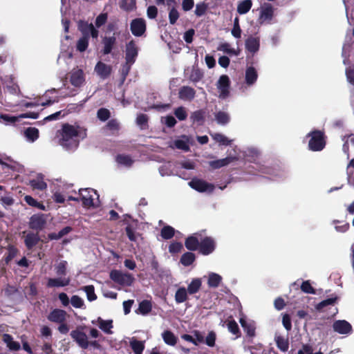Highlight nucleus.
I'll list each match as a JSON object with an SVG mask.
<instances>
[{
  "label": "nucleus",
  "mask_w": 354,
  "mask_h": 354,
  "mask_svg": "<svg viewBox=\"0 0 354 354\" xmlns=\"http://www.w3.org/2000/svg\"><path fill=\"white\" fill-rule=\"evenodd\" d=\"M78 128V127H75L68 123L64 124L62 129L57 132L59 144L68 149L77 147L79 145L78 137L80 136Z\"/></svg>",
  "instance_id": "nucleus-1"
},
{
  "label": "nucleus",
  "mask_w": 354,
  "mask_h": 354,
  "mask_svg": "<svg viewBox=\"0 0 354 354\" xmlns=\"http://www.w3.org/2000/svg\"><path fill=\"white\" fill-rule=\"evenodd\" d=\"M307 137L310 138L308 148L313 151H320L326 146V137L324 132L320 130H313L308 133Z\"/></svg>",
  "instance_id": "nucleus-2"
},
{
  "label": "nucleus",
  "mask_w": 354,
  "mask_h": 354,
  "mask_svg": "<svg viewBox=\"0 0 354 354\" xmlns=\"http://www.w3.org/2000/svg\"><path fill=\"white\" fill-rule=\"evenodd\" d=\"M110 279L115 283L121 286H130L134 281V277L131 274L122 273L120 270H113L110 272Z\"/></svg>",
  "instance_id": "nucleus-3"
},
{
  "label": "nucleus",
  "mask_w": 354,
  "mask_h": 354,
  "mask_svg": "<svg viewBox=\"0 0 354 354\" xmlns=\"http://www.w3.org/2000/svg\"><path fill=\"white\" fill-rule=\"evenodd\" d=\"M82 327H77L71 332L70 335L80 348L87 349L89 346V342L86 334L82 331Z\"/></svg>",
  "instance_id": "nucleus-4"
},
{
  "label": "nucleus",
  "mask_w": 354,
  "mask_h": 354,
  "mask_svg": "<svg viewBox=\"0 0 354 354\" xmlns=\"http://www.w3.org/2000/svg\"><path fill=\"white\" fill-rule=\"evenodd\" d=\"M139 48L136 41L131 39L125 46V60L128 64H134L138 55Z\"/></svg>",
  "instance_id": "nucleus-5"
},
{
  "label": "nucleus",
  "mask_w": 354,
  "mask_h": 354,
  "mask_svg": "<svg viewBox=\"0 0 354 354\" xmlns=\"http://www.w3.org/2000/svg\"><path fill=\"white\" fill-rule=\"evenodd\" d=\"M78 30L82 32V36L92 37L94 39L98 37L99 31L94 27L93 24L88 21L80 20L77 24Z\"/></svg>",
  "instance_id": "nucleus-6"
},
{
  "label": "nucleus",
  "mask_w": 354,
  "mask_h": 354,
  "mask_svg": "<svg viewBox=\"0 0 354 354\" xmlns=\"http://www.w3.org/2000/svg\"><path fill=\"white\" fill-rule=\"evenodd\" d=\"M189 185L194 189L199 192H212L214 186L203 180L198 178H194L189 183Z\"/></svg>",
  "instance_id": "nucleus-7"
},
{
  "label": "nucleus",
  "mask_w": 354,
  "mask_h": 354,
  "mask_svg": "<svg viewBox=\"0 0 354 354\" xmlns=\"http://www.w3.org/2000/svg\"><path fill=\"white\" fill-rule=\"evenodd\" d=\"M46 224V217L44 214H33L29 221V227L32 230L41 231Z\"/></svg>",
  "instance_id": "nucleus-8"
},
{
  "label": "nucleus",
  "mask_w": 354,
  "mask_h": 354,
  "mask_svg": "<svg viewBox=\"0 0 354 354\" xmlns=\"http://www.w3.org/2000/svg\"><path fill=\"white\" fill-rule=\"evenodd\" d=\"M131 33L136 37H141L146 31V23L142 18L133 19L130 24Z\"/></svg>",
  "instance_id": "nucleus-9"
},
{
  "label": "nucleus",
  "mask_w": 354,
  "mask_h": 354,
  "mask_svg": "<svg viewBox=\"0 0 354 354\" xmlns=\"http://www.w3.org/2000/svg\"><path fill=\"white\" fill-rule=\"evenodd\" d=\"M214 240L210 236H206L201 240L199 245V252L203 255H209L215 250Z\"/></svg>",
  "instance_id": "nucleus-10"
},
{
  "label": "nucleus",
  "mask_w": 354,
  "mask_h": 354,
  "mask_svg": "<svg viewBox=\"0 0 354 354\" xmlns=\"http://www.w3.org/2000/svg\"><path fill=\"white\" fill-rule=\"evenodd\" d=\"M91 192L97 194V192L95 189L91 188L80 189L79 190L82 205L84 207L89 208L94 206L93 198Z\"/></svg>",
  "instance_id": "nucleus-11"
},
{
  "label": "nucleus",
  "mask_w": 354,
  "mask_h": 354,
  "mask_svg": "<svg viewBox=\"0 0 354 354\" xmlns=\"http://www.w3.org/2000/svg\"><path fill=\"white\" fill-rule=\"evenodd\" d=\"M217 87L220 91V96L225 98L230 93V80L227 75H222L218 81Z\"/></svg>",
  "instance_id": "nucleus-12"
},
{
  "label": "nucleus",
  "mask_w": 354,
  "mask_h": 354,
  "mask_svg": "<svg viewBox=\"0 0 354 354\" xmlns=\"http://www.w3.org/2000/svg\"><path fill=\"white\" fill-rule=\"evenodd\" d=\"M196 97V91L189 86H183L178 90V97L183 101L192 102Z\"/></svg>",
  "instance_id": "nucleus-13"
},
{
  "label": "nucleus",
  "mask_w": 354,
  "mask_h": 354,
  "mask_svg": "<svg viewBox=\"0 0 354 354\" xmlns=\"http://www.w3.org/2000/svg\"><path fill=\"white\" fill-rule=\"evenodd\" d=\"M333 330L339 334H348L352 331V326L346 320H337L333 324Z\"/></svg>",
  "instance_id": "nucleus-14"
},
{
  "label": "nucleus",
  "mask_w": 354,
  "mask_h": 354,
  "mask_svg": "<svg viewBox=\"0 0 354 354\" xmlns=\"http://www.w3.org/2000/svg\"><path fill=\"white\" fill-rule=\"evenodd\" d=\"M66 312L64 310L55 308L47 316V319L52 322L62 323L66 321Z\"/></svg>",
  "instance_id": "nucleus-15"
},
{
  "label": "nucleus",
  "mask_w": 354,
  "mask_h": 354,
  "mask_svg": "<svg viewBox=\"0 0 354 354\" xmlns=\"http://www.w3.org/2000/svg\"><path fill=\"white\" fill-rule=\"evenodd\" d=\"M95 71L102 79L104 80L111 75L112 67L100 61L95 66Z\"/></svg>",
  "instance_id": "nucleus-16"
},
{
  "label": "nucleus",
  "mask_w": 354,
  "mask_h": 354,
  "mask_svg": "<svg viewBox=\"0 0 354 354\" xmlns=\"http://www.w3.org/2000/svg\"><path fill=\"white\" fill-rule=\"evenodd\" d=\"M70 277L49 278L47 281L48 288L64 287L70 284Z\"/></svg>",
  "instance_id": "nucleus-17"
},
{
  "label": "nucleus",
  "mask_w": 354,
  "mask_h": 354,
  "mask_svg": "<svg viewBox=\"0 0 354 354\" xmlns=\"http://www.w3.org/2000/svg\"><path fill=\"white\" fill-rule=\"evenodd\" d=\"M102 42L103 44L102 53L103 55H109L111 53L116 44V38L114 36H105L103 37Z\"/></svg>",
  "instance_id": "nucleus-18"
},
{
  "label": "nucleus",
  "mask_w": 354,
  "mask_h": 354,
  "mask_svg": "<svg viewBox=\"0 0 354 354\" xmlns=\"http://www.w3.org/2000/svg\"><path fill=\"white\" fill-rule=\"evenodd\" d=\"M245 48L252 54H254L259 50L260 41L259 38L250 36L245 40Z\"/></svg>",
  "instance_id": "nucleus-19"
},
{
  "label": "nucleus",
  "mask_w": 354,
  "mask_h": 354,
  "mask_svg": "<svg viewBox=\"0 0 354 354\" xmlns=\"http://www.w3.org/2000/svg\"><path fill=\"white\" fill-rule=\"evenodd\" d=\"M258 73L253 66H248L245 70V82L248 86L253 85L257 80Z\"/></svg>",
  "instance_id": "nucleus-20"
},
{
  "label": "nucleus",
  "mask_w": 354,
  "mask_h": 354,
  "mask_svg": "<svg viewBox=\"0 0 354 354\" xmlns=\"http://www.w3.org/2000/svg\"><path fill=\"white\" fill-rule=\"evenodd\" d=\"M84 82V72L82 69H78L73 72L71 75L70 82L75 87H80Z\"/></svg>",
  "instance_id": "nucleus-21"
},
{
  "label": "nucleus",
  "mask_w": 354,
  "mask_h": 354,
  "mask_svg": "<svg viewBox=\"0 0 354 354\" xmlns=\"http://www.w3.org/2000/svg\"><path fill=\"white\" fill-rule=\"evenodd\" d=\"M235 157L227 156L223 159H218L209 162V165L213 169H220L223 167L228 165L230 163L235 160Z\"/></svg>",
  "instance_id": "nucleus-22"
},
{
  "label": "nucleus",
  "mask_w": 354,
  "mask_h": 354,
  "mask_svg": "<svg viewBox=\"0 0 354 354\" xmlns=\"http://www.w3.org/2000/svg\"><path fill=\"white\" fill-rule=\"evenodd\" d=\"M3 341L6 344L10 351H18L21 348L19 342L14 341L11 335L5 333L3 335Z\"/></svg>",
  "instance_id": "nucleus-23"
},
{
  "label": "nucleus",
  "mask_w": 354,
  "mask_h": 354,
  "mask_svg": "<svg viewBox=\"0 0 354 354\" xmlns=\"http://www.w3.org/2000/svg\"><path fill=\"white\" fill-rule=\"evenodd\" d=\"M239 322L246 333L247 336L254 337L255 336V326L253 323L248 322L245 318H240Z\"/></svg>",
  "instance_id": "nucleus-24"
},
{
  "label": "nucleus",
  "mask_w": 354,
  "mask_h": 354,
  "mask_svg": "<svg viewBox=\"0 0 354 354\" xmlns=\"http://www.w3.org/2000/svg\"><path fill=\"white\" fill-rule=\"evenodd\" d=\"M40 241V238L38 234H34L32 232L28 233L24 239V243L26 247L28 250H31L33 247L38 244Z\"/></svg>",
  "instance_id": "nucleus-25"
},
{
  "label": "nucleus",
  "mask_w": 354,
  "mask_h": 354,
  "mask_svg": "<svg viewBox=\"0 0 354 354\" xmlns=\"http://www.w3.org/2000/svg\"><path fill=\"white\" fill-rule=\"evenodd\" d=\"M200 242L195 236H189L185 241V246L189 251H196L199 248Z\"/></svg>",
  "instance_id": "nucleus-26"
},
{
  "label": "nucleus",
  "mask_w": 354,
  "mask_h": 354,
  "mask_svg": "<svg viewBox=\"0 0 354 354\" xmlns=\"http://www.w3.org/2000/svg\"><path fill=\"white\" fill-rule=\"evenodd\" d=\"M205 111L200 109L192 113L190 120L193 123H197L198 125H203L205 122Z\"/></svg>",
  "instance_id": "nucleus-27"
},
{
  "label": "nucleus",
  "mask_w": 354,
  "mask_h": 354,
  "mask_svg": "<svg viewBox=\"0 0 354 354\" xmlns=\"http://www.w3.org/2000/svg\"><path fill=\"white\" fill-rule=\"evenodd\" d=\"M162 337L165 343L167 345L175 346L177 343L178 338L171 330H165L162 333Z\"/></svg>",
  "instance_id": "nucleus-28"
},
{
  "label": "nucleus",
  "mask_w": 354,
  "mask_h": 354,
  "mask_svg": "<svg viewBox=\"0 0 354 354\" xmlns=\"http://www.w3.org/2000/svg\"><path fill=\"white\" fill-rule=\"evenodd\" d=\"M252 6V0H243L239 3L237 6V12L240 15L248 13Z\"/></svg>",
  "instance_id": "nucleus-29"
},
{
  "label": "nucleus",
  "mask_w": 354,
  "mask_h": 354,
  "mask_svg": "<svg viewBox=\"0 0 354 354\" xmlns=\"http://www.w3.org/2000/svg\"><path fill=\"white\" fill-rule=\"evenodd\" d=\"M222 281V277L218 274L211 272L208 277L207 284L210 288H217Z\"/></svg>",
  "instance_id": "nucleus-30"
},
{
  "label": "nucleus",
  "mask_w": 354,
  "mask_h": 354,
  "mask_svg": "<svg viewBox=\"0 0 354 354\" xmlns=\"http://www.w3.org/2000/svg\"><path fill=\"white\" fill-rule=\"evenodd\" d=\"M130 346L134 354H142L145 349V344L143 342L133 338L130 342Z\"/></svg>",
  "instance_id": "nucleus-31"
},
{
  "label": "nucleus",
  "mask_w": 354,
  "mask_h": 354,
  "mask_svg": "<svg viewBox=\"0 0 354 354\" xmlns=\"http://www.w3.org/2000/svg\"><path fill=\"white\" fill-rule=\"evenodd\" d=\"M202 281L201 279H194L187 286V292L190 295L198 292L201 287Z\"/></svg>",
  "instance_id": "nucleus-32"
},
{
  "label": "nucleus",
  "mask_w": 354,
  "mask_h": 354,
  "mask_svg": "<svg viewBox=\"0 0 354 354\" xmlns=\"http://www.w3.org/2000/svg\"><path fill=\"white\" fill-rule=\"evenodd\" d=\"M273 13L274 9L272 6L269 3L266 4L261 10L260 18L270 20L273 17Z\"/></svg>",
  "instance_id": "nucleus-33"
},
{
  "label": "nucleus",
  "mask_w": 354,
  "mask_h": 354,
  "mask_svg": "<svg viewBox=\"0 0 354 354\" xmlns=\"http://www.w3.org/2000/svg\"><path fill=\"white\" fill-rule=\"evenodd\" d=\"M275 342L277 348L282 352H286L289 348V342L283 336H277L275 337Z\"/></svg>",
  "instance_id": "nucleus-34"
},
{
  "label": "nucleus",
  "mask_w": 354,
  "mask_h": 354,
  "mask_svg": "<svg viewBox=\"0 0 354 354\" xmlns=\"http://www.w3.org/2000/svg\"><path fill=\"white\" fill-rule=\"evenodd\" d=\"M196 259V256L191 252L184 253L180 257V263L184 266H189L192 265Z\"/></svg>",
  "instance_id": "nucleus-35"
},
{
  "label": "nucleus",
  "mask_w": 354,
  "mask_h": 354,
  "mask_svg": "<svg viewBox=\"0 0 354 354\" xmlns=\"http://www.w3.org/2000/svg\"><path fill=\"white\" fill-rule=\"evenodd\" d=\"M39 130L35 127H28L24 131L26 138L31 142L35 141L39 138Z\"/></svg>",
  "instance_id": "nucleus-36"
},
{
  "label": "nucleus",
  "mask_w": 354,
  "mask_h": 354,
  "mask_svg": "<svg viewBox=\"0 0 354 354\" xmlns=\"http://www.w3.org/2000/svg\"><path fill=\"white\" fill-rule=\"evenodd\" d=\"M187 290L184 287L179 288L175 293V301L177 304L185 302L187 299Z\"/></svg>",
  "instance_id": "nucleus-37"
},
{
  "label": "nucleus",
  "mask_w": 354,
  "mask_h": 354,
  "mask_svg": "<svg viewBox=\"0 0 354 354\" xmlns=\"http://www.w3.org/2000/svg\"><path fill=\"white\" fill-rule=\"evenodd\" d=\"M98 323L100 328L107 334H111V329L113 328L112 320H104L102 318H98Z\"/></svg>",
  "instance_id": "nucleus-38"
},
{
  "label": "nucleus",
  "mask_w": 354,
  "mask_h": 354,
  "mask_svg": "<svg viewBox=\"0 0 354 354\" xmlns=\"http://www.w3.org/2000/svg\"><path fill=\"white\" fill-rule=\"evenodd\" d=\"M215 120L218 124L225 125L230 122V117L227 113L220 111L215 113Z\"/></svg>",
  "instance_id": "nucleus-39"
},
{
  "label": "nucleus",
  "mask_w": 354,
  "mask_h": 354,
  "mask_svg": "<svg viewBox=\"0 0 354 354\" xmlns=\"http://www.w3.org/2000/svg\"><path fill=\"white\" fill-rule=\"evenodd\" d=\"M152 304L151 301L145 299L139 304L138 310L140 313L143 315H147L151 311Z\"/></svg>",
  "instance_id": "nucleus-40"
},
{
  "label": "nucleus",
  "mask_w": 354,
  "mask_h": 354,
  "mask_svg": "<svg viewBox=\"0 0 354 354\" xmlns=\"http://www.w3.org/2000/svg\"><path fill=\"white\" fill-rule=\"evenodd\" d=\"M89 38L90 37H88L87 36H82L80 37L76 44L77 50L81 53L84 52L88 46Z\"/></svg>",
  "instance_id": "nucleus-41"
},
{
  "label": "nucleus",
  "mask_w": 354,
  "mask_h": 354,
  "mask_svg": "<svg viewBox=\"0 0 354 354\" xmlns=\"http://www.w3.org/2000/svg\"><path fill=\"white\" fill-rule=\"evenodd\" d=\"M217 49L218 50L223 51L230 55L237 56L239 54V50H236L234 48H231L230 44L228 43H223L220 44Z\"/></svg>",
  "instance_id": "nucleus-42"
},
{
  "label": "nucleus",
  "mask_w": 354,
  "mask_h": 354,
  "mask_svg": "<svg viewBox=\"0 0 354 354\" xmlns=\"http://www.w3.org/2000/svg\"><path fill=\"white\" fill-rule=\"evenodd\" d=\"M136 0H122L120 3V7L122 10L129 12L136 8Z\"/></svg>",
  "instance_id": "nucleus-43"
},
{
  "label": "nucleus",
  "mask_w": 354,
  "mask_h": 354,
  "mask_svg": "<svg viewBox=\"0 0 354 354\" xmlns=\"http://www.w3.org/2000/svg\"><path fill=\"white\" fill-rule=\"evenodd\" d=\"M30 185L33 189L43 191L47 188V184L42 179H33L30 181Z\"/></svg>",
  "instance_id": "nucleus-44"
},
{
  "label": "nucleus",
  "mask_w": 354,
  "mask_h": 354,
  "mask_svg": "<svg viewBox=\"0 0 354 354\" xmlns=\"http://www.w3.org/2000/svg\"><path fill=\"white\" fill-rule=\"evenodd\" d=\"M24 201L26 203L32 207H37L39 209L44 210L45 206L42 203L38 202L37 200H35L34 198H32L31 196H26L24 197Z\"/></svg>",
  "instance_id": "nucleus-45"
},
{
  "label": "nucleus",
  "mask_w": 354,
  "mask_h": 354,
  "mask_svg": "<svg viewBox=\"0 0 354 354\" xmlns=\"http://www.w3.org/2000/svg\"><path fill=\"white\" fill-rule=\"evenodd\" d=\"M174 229L169 225L163 227L160 231L162 238L166 240L171 239L174 236Z\"/></svg>",
  "instance_id": "nucleus-46"
},
{
  "label": "nucleus",
  "mask_w": 354,
  "mask_h": 354,
  "mask_svg": "<svg viewBox=\"0 0 354 354\" xmlns=\"http://www.w3.org/2000/svg\"><path fill=\"white\" fill-rule=\"evenodd\" d=\"M227 328L230 333L235 335L236 337H239L241 335L239 327L235 320L229 321L227 324Z\"/></svg>",
  "instance_id": "nucleus-47"
},
{
  "label": "nucleus",
  "mask_w": 354,
  "mask_h": 354,
  "mask_svg": "<svg viewBox=\"0 0 354 354\" xmlns=\"http://www.w3.org/2000/svg\"><path fill=\"white\" fill-rule=\"evenodd\" d=\"M337 299V298L336 297H333V298H328V299H324V300L322 301L321 302H319V304H317L315 306V308L317 310L321 311L324 309V308H325L328 306L334 305L335 304Z\"/></svg>",
  "instance_id": "nucleus-48"
},
{
  "label": "nucleus",
  "mask_w": 354,
  "mask_h": 354,
  "mask_svg": "<svg viewBox=\"0 0 354 354\" xmlns=\"http://www.w3.org/2000/svg\"><path fill=\"white\" fill-rule=\"evenodd\" d=\"M67 261H62L55 266V272L58 276H65L67 273Z\"/></svg>",
  "instance_id": "nucleus-49"
},
{
  "label": "nucleus",
  "mask_w": 354,
  "mask_h": 354,
  "mask_svg": "<svg viewBox=\"0 0 354 354\" xmlns=\"http://www.w3.org/2000/svg\"><path fill=\"white\" fill-rule=\"evenodd\" d=\"M83 290L86 293L88 301H93L97 299V295L95 293V288L93 285L84 286Z\"/></svg>",
  "instance_id": "nucleus-50"
},
{
  "label": "nucleus",
  "mask_w": 354,
  "mask_h": 354,
  "mask_svg": "<svg viewBox=\"0 0 354 354\" xmlns=\"http://www.w3.org/2000/svg\"><path fill=\"white\" fill-rule=\"evenodd\" d=\"M97 118L102 122H105L111 117V112L108 109L100 108L97 111Z\"/></svg>",
  "instance_id": "nucleus-51"
},
{
  "label": "nucleus",
  "mask_w": 354,
  "mask_h": 354,
  "mask_svg": "<svg viewBox=\"0 0 354 354\" xmlns=\"http://www.w3.org/2000/svg\"><path fill=\"white\" fill-rule=\"evenodd\" d=\"M117 162L123 165L131 166L133 163L131 158L128 155L119 154L116 157Z\"/></svg>",
  "instance_id": "nucleus-52"
},
{
  "label": "nucleus",
  "mask_w": 354,
  "mask_h": 354,
  "mask_svg": "<svg viewBox=\"0 0 354 354\" xmlns=\"http://www.w3.org/2000/svg\"><path fill=\"white\" fill-rule=\"evenodd\" d=\"M208 8L207 4L205 2H201L196 4V9L194 11L195 15L197 17H201L204 15Z\"/></svg>",
  "instance_id": "nucleus-53"
},
{
  "label": "nucleus",
  "mask_w": 354,
  "mask_h": 354,
  "mask_svg": "<svg viewBox=\"0 0 354 354\" xmlns=\"http://www.w3.org/2000/svg\"><path fill=\"white\" fill-rule=\"evenodd\" d=\"M105 127L111 131L112 133H114L115 131H119L120 124L116 119H111L107 122Z\"/></svg>",
  "instance_id": "nucleus-54"
},
{
  "label": "nucleus",
  "mask_w": 354,
  "mask_h": 354,
  "mask_svg": "<svg viewBox=\"0 0 354 354\" xmlns=\"http://www.w3.org/2000/svg\"><path fill=\"white\" fill-rule=\"evenodd\" d=\"M301 290L308 294H315L316 291L315 288L311 286L310 281H304L301 285Z\"/></svg>",
  "instance_id": "nucleus-55"
},
{
  "label": "nucleus",
  "mask_w": 354,
  "mask_h": 354,
  "mask_svg": "<svg viewBox=\"0 0 354 354\" xmlns=\"http://www.w3.org/2000/svg\"><path fill=\"white\" fill-rule=\"evenodd\" d=\"M179 18L178 11L175 7H172L169 12V20L171 25H174Z\"/></svg>",
  "instance_id": "nucleus-56"
},
{
  "label": "nucleus",
  "mask_w": 354,
  "mask_h": 354,
  "mask_svg": "<svg viewBox=\"0 0 354 354\" xmlns=\"http://www.w3.org/2000/svg\"><path fill=\"white\" fill-rule=\"evenodd\" d=\"M174 115L180 121L185 120L187 117V113L183 106L178 107L174 111Z\"/></svg>",
  "instance_id": "nucleus-57"
},
{
  "label": "nucleus",
  "mask_w": 354,
  "mask_h": 354,
  "mask_svg": "<svg viewBox=\"0 0 354 354\" xmlns=\"http://www.w3.org/2000/svg\"><path fill=\"white\" fill-rule=\"evenodd\" d=\"M107 19H108L107 13L104 12V13L100 14L95 19V24L96 27L100 28L102 26L106 24V22L107 21Z\"/></svg>",
  "instance_id": "nucleus-58"
},
{
  "label": "nucleus",
  "mask_w": 354,
  "mask_h": 354,
  "mask_svg": "<svg viewBox=\"0 0 354 354\" xmlns=\"http://www.w3.org/2000/svg\"><path fill=\"white\" fill-rule=\"evenodd\" d=\"M71 303L72 306L76 308H81L84 305L83 299L77 295L71 297Z\"/></svg>",
  "instance_id": "nucleus-59"
},
{
  "label": "nucleus",
  "mask_w": 354,
  "mask_h": 354,
  "mask_svg": "<svg viewBox=\"0 0 354 354\" xmlns=\"http://www.w3.org/2000/svg\"><path fill=\"white\" fill-rule=\"evenodd\" d=\"M216 339V335L214 331H209L207 336L205 338V344L210 347H212L215 345V342Z\"/></svg>",
  "instance_id": "nucleus-60"
},
{
  "label": "nucleus",
  "mask_w": 354,
  "mask_h": 354,
  "mask_svg": "<svg viewBox=\"0 0 354 354\" xmlns=\"http://www.w3.org/2000/svg\"><path fill=\"white\" fill-rule=\"evenodd\" d=\"M183 249V244L180 242H174L169 245V252L170 253H178Z\"/></svg>",
  "instance_id": "nucleus-61"
},
{
  "label": "nucleus",
  "mask_w": 354,
  "mask_h": 354,
  "mask_svg": "<svg viewBox=\"0 0 354 354\" xmlns=\"http://www.w3.org/2000/svg\"><path fill=\"white\" fill-rule=\"evenodd\" d=\"M214 139L216 142L223 145H230V141L228 140V138L221 133H216L215 136H214Z\"/></svg>",
  "instance_id": "nucleus-62"
},
{
  "label": "nucleus",
  "mask_w": 354,
  "mask_h": 354,
  "mask_svg": "<svg viewBox=\"0 0 354 354\" xmlns=\"http://www.w3.org/2000/svg\"><path fill=\"white\" fill-rule=\"evenodd\" d=\"M282 324L283 327L288 330L292 329L291 319L288 314H284L282 318Z\"/></svg>",
  "instance_id": "nucleus-63"
},
{
  "label": "nucleus",
  "mask_w": 354,
  "mask_h": 354,
  "mask_svg": "<svg viewBox=\"0 0 354 354\" xmlns=\"http://www.w3.org/2000/svg\"><path fill=\"white\" fill-rule=\"evenodd\" d=\"M195 34V31L193 28L187 30L183 36V39L187 44H191L193 41V37Z\"/></svg>",
  "instance_id": "nucleus-64"
}]
</instances>
